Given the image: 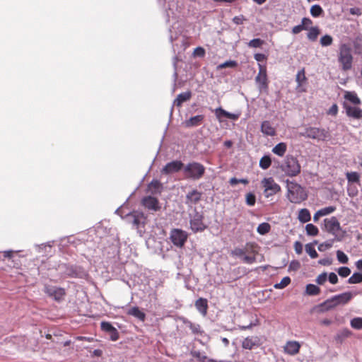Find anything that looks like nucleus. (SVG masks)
Returning a JSON list of instances; mask_svg holds the SVG:
<instances>
[{
  "instance_id": "f257e3e1",
  "label": "nucleus",
  "mask_w": 362,
  "mask_h": 362,
  "mask_svg": "<svg viewBox=\"0 0 362 362\" xmlns=\"http://www.w3.org/2000/svg\"><path fill=\"white\" fill-rule=\"evenodd\" d=\"M287 197L288 200L295 204H300L308 198L304 189L296 182L287 180Z\"/></svg>"
},
{
  "instance_id": "f03ea898",
  "label": "nucleus",
  "mask_w": 362,
  "mask_h": 362,
  "mask_svg": "<svg viewBox=\"0 0 362 362\" xmlns=\"http://www.w3.org/2000/svg\"><path fill=\"white\" fill-rule=\"evenodd\" d=\"M280 169L289 177H296L300 174L301 166L297 159L292 155H287L280 165Z\"/></svg>"
},
{
  "instance_id": "7ed1b4c3",
  "label": "nucleus",
  "mask_w": 362,
  "mask_h": 362,
  "mask_svg": "<svg viewBox=\"0 0 362 362\" xmlns=\"http://www.w3.org/2000/svg\"><path fill=\"white\" fill-rule=\"evenodd\" d=\"M354 57L351 54V48L347 44H341L339 46L338 54V62L340 64L341 69L347 71L352 68Z\"/></svg>"
},
{
  "instance_id": "20e7f679",
  "label": "nucleus",
  "mask_w": 362,
  "mask_h": 362,
  "mask_svg": "<svg viewBox=\"0 0 362 362\" xmlns=\"http://www.w3.org/2000/svg\"><path fill=\"white\" fill-rule=\"evenodd\" d=\"M324 229L333 235L337 241H341L346 233L345 230H342L340 223L335 216L324 219Z\"/></svg>"
},
{
  "instance_id": "39448f33",
  "label": "nucleus",
  "mask_w": 362,
  "mask_h": 362,
  "mask_svg": "<svg viewBox=\"0 0 362 362\" xmlns=\"http://www.w3.org/2000/svg\"><path fill=\"white\" fill-rule=\"evenodd\" d=\"M205 173V167L200 163L191 162L184 165L183 174L187 179L199 180Z\"/></svg>"
},
{
  "instance_id": "423d86ee",
  "label": "nucleus",
  "mask_w": 362,
  "mask_h": 362,
  "mask_svg": "<svg viewBox=\"0 0 362 362\" xmlns=\"http://www.w3.org/2000/svg\"><path fill=\"white\" fill-rule=\"evenodd\" d=\"M300 136L316 139L317 141H325L330 137L328 130L323 128L308 127L303 132L299 133Z\"/></svg>"
},
{
  "instance_id": "0eeeda50",
  "label": "nucleus",
  "mask_w": 362,
  "mask_h": 362,
  "mask_svg": "<svg viewBox=\"0 0 362 362\" xmlns=\"http://www.w3.org/2000/svg\"><path fill=\"white\" fill-rule=\"evenodd\" d=\"M261 184L264 187V195L266 198H269L281 191V187L277 184L273 177H264Z\"/></svg>"
},
{
  "instance_id": "6e6552de",
  "label": "nucleus",
  "mask_w": 362,
  "mask_h": 362,
  "mask_svg": "<svg viewBox=\"0 0 362 362\" xmlns=\"http://www.w3.org/2000/svg\"><path fill=\"white\" fill-rule=\"evenodd\" d=\"M44 292L57 302H61L66 296L64 288L48 284L45 285Z\"/></svg>"
},
{
  "instance_id": "1a4fd4ad",
  "label": "nucleus",
  "mask_w": 362,
  "mask_h": 362,
  "mask_svg": "<svg viewBox=\"0 0 362 362\" xmlns=\"http://www.w3.org/2000/svg\"><path fill=\"white\" fill-rule=\"evenodd\" d=\"M126 219L127 221L132 223L135 228L139 229L141 225L143 226H144L146 217L141 211H133L127 214Z\"/></svg>"
},
{
  "instance_id": "9d476101",
  "label": "nucleus",
  "mask_w": 362,
  "mask_h": 362,
  "mask_svg": "<svg viewBox=\"0 0 362 362\" xmlns=\"http://www.w3.org/2000/svg\"><path fill=\"white\" fill-rule=\"evenodd\" d=\"M187 237L188 235L187 232L181 229L175 228L171 230L170 239L174 245L182 247L186 243Z\"/></svg>"
},
{
  "instance_id": "9b49d317",
  "label": "nucleus",
  "mask_w": 362,
  "mask_h": 362,
  "mask_svg": "<svg viewBox=\"0 0 362 362\" xmlns=\"http://www.w3.org/2000/svg\"><path fill=\"white\" fill-rule=\"evenodd\" d=\"M203 215L195 211L189 221L190 228L193 232H202L206 228V226L203 222Z\"/></svg>"
},
{
  "instance_id": "f8f14e48",
  "label": "nucleus",
  "mask_w": 362,
  "mask_h": 362,
  "mask_svg": "<svg viewBox=\"0 0 362 362\" xmlns=\"http://www.w3.org/2000/svg\"><path fill=\"white\" fill-rule=\"evenodd\" d=\"M64 274L71 278H82L85 272L81 267L64 264L62 265Z\"/></svg>"
},
{
  "instance_id": "ddd939ff",
  "label": "nucleus",
  "mask_w": 362,
  "mask_h": 362,
  "mask_svg": "<svg viewBox=\"0 0 362 362\" xmlns=\"http://www.w3.org/2000/svg\"><path fill=\"white\" fill-rule=\"evenodd\" d=\"M184 168V163L181 160H173L168 163L161 170L162 174L170 175L177 173Z\"/></svg>"
},
{
  "instance_id": "4468645a",
  "label": "nucleus",
  "mask_w": 362,
  "mask_h": 362,
  "mask_svg": "<svg viewBox=\"0 0 362 362\" xmlns=\"http://www.w3.org/2000/svg\"><path fill=\"white\" fill-rule=\"evenodd\" d=\"M100 329L103 332L107 333L110 336L111 341H115L119 339V334L117 329L112 325L109 322L103 321L100 323Z\"/></svg>"
},
{
  "instance_id": "2eb2a0df",
  "label": "nucleus",
  "mask_w": 362,
  "mask_h": 362,
  "mask_svg": "<svg viewBox=\"0 0 362 362\" xmlns=\"http://www.w3.org/2000/svg\"><path fill=\"white\" fill-rule=\"evenodd\" d=\"M141 204L149 211H158L160 209L158 199L152 196L144 197L141 200Z\"/></svg>"
},
{
  "instance_id": "dca6fc26",
  "label": "nucleus",
  "mask_w": 362,
  "mask_h": 362,
  "mask_svg": "<svg viewBox=\"0 0 362 362\" xmlns=\"http://www.w3.org/2000/svg\"><path fill=\"white\" fill-rule=\"evenodd\" d=\"M357 294L356 292H344L332 296L336 307L347 304Z\"/></svg>"
},
{
  "instance_id": "f3484780",
  "label": "nucleus",
  "mask_w": 362,
  "mask_h": 362,
  "mask_svg": "<svg viewBox=\"0 0 362 362\" xmlns=\"http://www.w3.org/2000/svg\"><path fill=\"white\" fill-rule=\"evenodd\" d=\"M202 193L194 189L187 193L185 196V204L189 206L197 204L202 199Z\"/></svg>"
},
{
  "instance_id": "a211bd4d",
  "label": "nucleus",
  "mask_w": 362,
  "mask_h": 362,
  "mask_svg": "<svg viewBox=\"0 0 362 362\" xmlns=\"http://www.w3.org/2000/svg\"><path fill=\"white\" fill-rule=\"evenodd\" d=\"M300 344L297 341H288L284 346V351L285 354L294 356L299 353Z\"/></svg>"
},
{
  "instance_id": "6ab92c4d",
  "label": "nucleus",
  "mask_w": 362,
  "mask_h": 362,
  "mask_svg": "<svg viewBox=\"0 0 362 362\" xmlns=\"http://www.w3.org/2000/svg\"><path fill=\"white\" fill-rule=\"evenodd\" d=\"M255 81L258 84L259 89L267 88V70L265 68L259 65V71L258 75L255 77Z\"/></svg>"
},
{
  "instance_id": "aec40b11",
  "label": "nucleus",
  "mask_w": 362,
  "mask_h": 362,
  "mask_svg": "<svg viewBox=\"0 0 362 362\" xmlns=\"http://www.w3.org/2000/svg\"><path fill=\"white\" fill-rule=\"evenodd\" d=\"M346 109V114L348 117L360 119L362 118V109L358 107H351L344 104Z\"/></svg>"
},
{
  "instance_id": "412c9836",
  "label": "nucleus",
  "mask_w": 362,
  "mask_h": 362,
  "mask_svg": "<svg viewBox=\"0 0 362 362\" xmlns=\"http://www.w3.org/2000/svg\"><path fill=\"white\" fill-rule=\"evenodd\" d=\"M204 119V115H198L190 117L189 119L185 120L184 122V125L187 128L198 127L202 124Z\"/></svg>"
},
{
  "instance_id": "4be33fe9",
  "label": "nucleus",
  "mask_w": 362,
  "mask_h": 362,
  "mask_svg": "<svg viewBox=\"0 0 362 362\" xmlns=\"http://www.w3.org/2000/svg\"><path fill=\"white\" fill-rule=\"evenodd\" d=\"M192 93L190 90L180 93L173 101V106L180 107L183 103L189 101L192 98Z\"/></svg>"
},
{
  "instance_id": "5701e85b",
  "label": "nucleus",
  "mask_w": 362,
  "mask_h": 362,
  "mask_svg": "<svg viewBox=\"0 0 362 362\" xmlns=\"http://www.w3.org/2000/svg\"><path fill=\"white\" fill-rule=\"evenodd\" d=\"M196 309L203 315L206 316L208 310V300L206 298H199L194 303Z\"/></svg>"
},
{
  "instance_id": "b1692460",
  "label": "nucleus",
  "mask_w": 362,
  "mask_h": 362,
  "mask_svg": "<svg viewBox=\"0 0 362 362\" xmlns=\"http://www.w3.org/2000/svg\"><path fill=\"white\" fill-rule=\"evenodd\" d=\"M261 132L266 136H274L276 135V129L269 121H263L261 124Z\"/></svg>"
},
{
  "instance_id": "393cba45",
  "label": "nucleus",
  "mask_w": 362,
  "mask_h": 362,
  "mask_svg": "<svg viewBox=\"0 0 362 362\" xmlns=\"http://www.w3.org/2000/svg\"><path fill=\"white\" fill-rule=\"evenodd\" d=\"M317 308H318V310L320 312L324 313L334 309V308H336V305L334 304L333 298L331 297L325 300L324 302L320 303Z\"/></svg>"
},
{
  "instance_id": "a878e982",
  "label": "nucleus",
  "mask_w": 362,
  "mask_h": 362,
  "mask_svg": "<svg viewBox=\"0 0 362 362\" xmlns=\"http://www.w3.org/2000/svg\"><path fill=\"white\" fill-rule=\"evenodd\" d=\"M352 334L351 331L347 328L339 330L334 337V339L337 343L341 344L346 339Z\"/></svg>"
},
{
  "instance_id": "bb28decb",
  "label": "nucleus",
  "mask_w": 362,
  "mask_h": 362,
  "mask_svg": "<svg viewBox=\"0 0 362 362\" xmlns=\"http://www.w3.org/2000/svg\"><path fill=\"white\" fill-rule=\"evenodd\" d=\"M127 315L134 316L141 321H144L146 319V314L143 311L140 310L137 306L130 308L127 311Z\"/></svg>"
},
{
  "instance_id": "cd10ccee",
  "label": "nucleus",
  "mask_w": 362,
  "mask_h": 362,
  "mask_svg": "<svg viewBox=\"0 0 362 362\" xmlns=\"http://www.w3.org/2000/svg\"><path fill=\"white\" fill-rule=\"evenodd\" d=\"M182 320L184 324L189 327V328L192 330V332L194 334H202L204 332L201 329V326L198 324H194L189 321V320L182 317Z\"/></svg>"
},
{
  "instance_id": "c85d7f7f",
  "label": "nucleus",
  "mask_w": 362,
  "mask_h": 362,
  "mask_svg": "<svg viewBox=\"0 0 362 362\" xmlns=\"http://www.w3.org/2000/svg\"><path fill=\"white\" fill-rule=\"evenodd\" d=\"M255 346H258L257 337H246L242 342V346L245 349L251 350Z\"/></svg>"
},
{
  "instance_id": "c756f323",
  "label": "nucleus",
  "mask_w": 362,
  "mask_h": 362,
  "mask_svg": "<svg viewBox=\"0 0 362 362\" xmlns=\"http://www.w3.org/2000/svg\"><path fill=\"white\" fill-rule=\"evenodd\" d=\"M192 355L200 362H223L222 361H216L213 358H210L199 351L192 352Z\"/></svg>"
},
{
  "instance_id": "7c9ffc66",
  "label": "nucleus",
  "mask_w": 362,
  "mask_h": 362,
  "mask_svg": "<svg viewBox=\"0 0 362 362\" xmlns=\"http://www.w3.org/2000/svg\"><path fill=\"white\" fill-rule=\"evenodd\" d=\"M287 150V145L284 142H280L277 144L273 148L272 152L282 157L284 156Z\"/></svg>"
},
{
  "instance_id": "2f4dec72",
  "label": "nucleus",
  "mask_w": 362,
  "mask_h": 362,
  "mask_svg": "<svg viewBox=\"0 0 362 362\" xmlns=\"http://www.w3.org/2000/svg\"><path fill=\"white\" fill-rule=\"evenodd\" d=\"M344 98L354 105H360L361 101L354 91H345Z\"/></svg>"
},
{
  "instance_id": "473e14b6",
  "label": "nucleus",
  "mask_w": 362,
  "mask_h": 362,
  "mask_svg": "<svg viewBox=\"0 0 362 362\" xmlns=\"http://www.w3.org/2000/svg\"><path fill=\"white\" fill-rule=\"evenodd\" d=\"M307 33L308 39L311 42H315L317 40L318 35L320 33V30L317 26L311 27L308 30Z\"/></svg>"
},
{
  "instance_id": "72a5a7b5",
  "label": "nucleus",
  "mask_w": 362,
  "mask_h": 362,
  "mask_svg": "<svg viewBox=\"0 0 362 362\" xmlns=\"http://www.w3.org/2000/svg\"><path fill=\"white\" fill-rule=\"evenodd\" d=\"M317 240H314L313 243H308L305 246L306 252L312 259H315L318 257V254L314 247V245L317 244Z\"/></svg>"
},
{
  "instance_id": "f704fd0d",
  "label": "nucleus",
  "mask_w": 362,
  "mask_h": 362,
  "mask_svg": "<svg viewBox=\"0 0 362 362\" xmlns=\"http://www.w3.org/2000/svg\"><path fill=\"white\" fill-rule=\"evenodd\" d=\"M298 218L301 223H307L310 221L311 216L308 209H302L299 211Z\"/></svg>"
},
{
  "instance_id": "c9c22d12",
  "label": "nucleus",
  "mask_w": 362,
  "mask_h": 362,
  "mask_svg": "<svg viewBox=\"0 0 362 362\" xmlns=\"http://www.w3.org/2000/svg\"><path fill=\"white\" fill-rule=\"evenodd\" d=\"M305 292L309 296H317L320 293V288L313 284H309L306 286Z\"/></svg>"
},
{
  "instance_id": "e433bc0d",
  "label": "nucleus",
  "mask_w": 362,
  "mask_h": 362,
  "mask_svg": "<svg viewBox=\"0 0 362 362\" xmlns=\"http://www.w3.org/2000/svg\"><path fill=\"white\" fill-rule=\"evenodd\" d=\"M354 52L356 54H362V37H356L353 41Z\"/></svg>"
},
{
  "instance_id": "4c0bfd02",
  "label": "nucleus",
  "mask_w": 362,
  "mask_h": 362,
  "mask_svg": "<svg viewBox=\"0 0 362 362\" xmlns=\"http://www.w3.org/2000/svg\"><path fill=\"white\" fill-rule=\"evenodd\" d=\"M272 165V159L269 156L265 155L259 160V167L263 170L268 169Z\"/></svg>"
},
{
  "instance_id": "58836bf2",
  "label": "nucleus",
  "mask_w": 362,
  "mask_h": 362,
  "mask_svg": "<svg viewBox=\"0 0 362 362\" xmlns=\"http://www.w3.org/2000/svg\"><path fill=\"white\" fill-rule=\"evenodd\" d=\"M271 230V226L269 223L264 222L257 226V231L260 235H265L268 233Z\"/></svg>"
},
{
  "instance_id": "ea45409f",
  "label": "nucleus",
  "mask_w": 362,
  "mask_h": 362,
  "mask_svg": "<svg viewBox=\"0 0 362 362\" xmlns=\"http://www.w3.org/2000/svg\"><path fill=\"white\" fill-rule=\"evenodd\" d=\"M346 177L349 182L358 183L360 181V175L357 172H348Z\"/></svg>"
},
{
  "instance_id": "a19ab883",
  "label": "nucleus",
  "mask_w": 362,
  "mask_h": 362,
  "mask_svg": "<svg viewBox=\"0 0 362 362\" xmlns=\"http://www.w3.org/2000/svg\"><path fill=\"white\" fill-rule=\"evenodd\" d=\"M148 187L152 191V193L160 192V189L162 188L161 182L158 180H153L148 185Z\"/></svg>"
},
{
  "instance_id": "79ce46f5",
  "label": "nucleus",
  "mask_w": 362,
  "mask_h": 362,
  "mask_svg": "<svg viewBox=\"0 0 362 362\" xmlns=\"http://www.w3.org/2000/svg\"><path fill=\"white\" fill-rule=\"evenodd\" d=\"M305 230L308 235L315 236L318 234L319 230L317 226L313 223H308L305 226Z\"/></svg>"
},
{
  "instance_id": "37998d69",
  "label": "nucleus",
  "mask_w": 362,
  "mask_h": 362,
  "mask_svg": "<svg viewBox=\"0 0 362 362\" xmlns=\"http://www.w3.org/2000/svg\"><path fill=\"white\" fill-rule=\"evenodd\" d=\"M350 325L352 328L360 330L362 329V317H354L350 321Z\"/></svg>"
},
{
  "instance_id": "c03bdc74",
  "label": "nucleus",
  "mask_w": 362,
  "mask_h": 362,
  "mask_svg": "<svg viewBox=\"0 0 362 362\" xmlns=\"http://www.w3.org/2000/svg\"><path fill=\"white\" fill-rule=\"evenodd\" d=\"M324 13L323 9L322 7L318 4H315L311 6L310 8V14L312 16L316 18L319 17Z\"/></svg>"
},
{
  "instance_id": "a18cd8bd",
  "label": "nucleus",
  "mask_w": 362,
  "mask_h": 362,
  "mask_svg": "<svg viewBox=\"0 0 362 362\" xmlns=\"http://www.w3.org/2000/svg\"><path fill=\"white\" fill-rule=\"evenodd\" d=\"M348 283L350 284H359L362 282L361 273L355 272L348 279Z\"/></svg>"
},
{
  "instance_id": "49530a36",
  "label": "nucleus",
  "mask_w": 362,
  "mask_h": 362,
  "mask_svg": "<svg viewBox=\"0 0 362 362\" xmlns=\"http://www.w3.org/2000/svg\"><path fill=\"white\" fill-rule=\"evenodd\" d=\"M291 283L289 276L284 277L279 283L274 284V287L277 289H282L286 287Z\"/></svg>"
},
{
  "instance_id": "de8ad7c7",
  "label": "nucleus",
  "mask_w": 362,
  "mask_h": 362,
  "mask_svg": "<svg viewBox=\"0 0 362 362\" xmlns=\"http://www.w3.org/2000/svg\"><path fill=\"white\" fill-rule=\"evenodd\" d=\"M336 240L332 239V240H329L327 241H325L322 243H320L319 245H318V250L320 251V252H324L329 248H331L332 247V245H333V243Z\"/></svg>"
},
{
  "instance_id": "09e8293b",
  "label": "nucleus",
  "mask_w": 362,
  "mask_h": 362,
  "mask_svg": "<svg viewBox=\"0 0 362 362\" xmlns=\"http://www.w3.org/2000/svg\"><path fill=\"white\" fill-rule=\"evenodd\" d=\"M320 42L322 47L330 46L333 42V38L329 35H325L320 38Z\"/></svg>"
},
{
  "instance_id": "8fccbe9b",
  "label": "nucleus",
  "mask_w": 362,
  "mask_h": 362,
  "mask_svg": "<svg viewBox=\"0 0 362 362\" xmlns=\"http://www.w3.org/2000/svg\"><path fill=\"white\" fill-rule=\"evenodd\" d=\"M296 80L299 86H302L303 83L307 80L305 75L304 69H301L298 71V73L296 74Z\"/></svg>"
},
{
  "instance_id": "3c124183",
  "label": "nucleus",
  "mask_w": 362,
  "mask_h": 362,
  "mask_svg": "<svg viewBox=\"0 0 362 362\" xmlns=\"http://www.w3.org/2000/svg\"><path fill=\"white\" fill-rule=\"evenodd\" d=\"M238 66V63L234 60L226 61L217 66L218 69H225L227 67L235 68Z\"/></svg>"
},
{
  "instance_id": "603ef678",
  "label": "nucleus",
  "mask_w": 362,
  "mask_h": 362,
  "mask_svg": "<svg viewBox=\"0 0 362 362\" xmlns=\"http://www.w3.org/2000/svg\"><path fill=\"white\" fill-rule=\"evenodd\" d=\"M337 260L341 264H347L349 262L348 256L341 250L337 251Z\"/></svg>"
},
{
  "instance_id": "864d4df0",
  "label": "nucleus",
  "mask_w": 362,
  "mask_h": 362,
  "mask_svg": "<svg viewBox=\"0 0 362 362\" xmlns=\"http://www.w3.org/2000/svg\"><path fill=\"white\" fill-rule=\"evenodd\" d=\"M264 40H261L260 38H254L249 42L248 46L255 48L260 47L264 44Z\"/></svg>"
},
{
  "instance_id": "5fc2aeb1",
  "label": "nucleus",
  "mask_w": 362,
  "mask_h": 362,
  "mask_svg": "<svg viewBox=\"0 0 362 362\" xmlns=\"http://www.w3.org/2000/svg\"><path fill=\"white\" fill-rule=\"evenodd\" d=\"M229 183H230V185L231 186L236 185L238 183H242V184H244V185H247V184L249 183V180L247 179H245V178L238 179V178L234 177H232V178L230 179Z\"/></svg>"
},
{
  "instance_id": "6e6d98bb",
  "label": "nucleus",
  "mask_w": 362,
  "mask_h": 362,
  "mask_svg": "<svg viewBox=\"0 0 362 362\" xmlns=\"http://www.w3.org/2000/svg\"><path fill=\"white\" fill-rule=\"evenodd\" d=\"M246 204L248 205V206H254L255 204V202H256V197L255 195L252 193V192H249L246 194Z\"/></svg>"
},
{
  "instance_id": "4d7b16f0",
  "label": "nucleus",
  "mask_w": 362,
  "mask_h": 362,
  "mask_svg": "<svg viewBox=\"0 0 362 362\" xmlns=\"http://www.w3.org/2000/svg\"><path fill=\"white\" fill-rule=\"evenodd\" d=\"M337 272L341 277H347L351 274V269L347 267H341L338 269Z\"/></svg>"
},
{
  "instance_id": "13d9d810",
  "label": "nucleus",
  "mask_w": 362,
  "mask_h": 362,
  "mask_svg": "<svg viewBox=\"0 0 362 362\" xmlns=\"http://www.w3.org/2000/svg\"><path fill=\"white\" fill-rule=\"evenodd\" d=\"M327 279V274L323 272L317 276L315 281L319 285H323Z\"/></svg>"
},
{
  "instance_id": "bf43d9fd",
  "label": "nucleus",
  "mask_w": 362,
  "mask_h": 362,
  "mask_svg": "<svg viewBox=\"0 0 362 362\" xmlns=\"http://www.w3.org/2000/svg\"><path fill=\"white\" fill-rule=\"evenodd\" d=\"M335 210H336L335 206H327V207L320 209V214H321V216H326V215H328V214L334 212Z\"/></svg>"
},
{
  "instance_id": "052dcab7",
  "label": "nucleus",
  "mask_w": 362,
  "mask_h": 362,
  "mask_svg": "<svg viewBox=\"0 0 362 362\" xmlns=\"http://www.w3.org/2000/svg\"><path fill=\"white\" fill-rule=\"evenodd\" d=\"M300 268V264L298 260H293L288 266V271H298Z\"/></svg>"
},
{
  "instance_id": "680f3d73",
  "label": "nucleus",
  "mask_w": 362,
  "mask_h": 362,
  "mask_svg": "<svg viewBox=\"0 0 362 362\" xmlns=\"http://www.w3.org/2000/svg\"><path fill=\"white\" fill-rule=\"evenodd\" d=\"M193 54L195 57H204L205 55V49L202 47H197L194 49Z\"/></svg>"
},
{
  "instance_id": "e2e57ef3",
  "label": "nucleus",
  "mask_w": 362,
  "mask_h": 362,
  "mask_svg": "<svg viewBox=\"0 0 362 362\" xmlns=\"http://www.w3.org/2000/svg\"><path fill=\"white\" fill-rule=\"evenodd\" d=\"M231 255L233 256L242 257L245 255V250L239 247H235L231 251Z\"/></svg>"
},
{
  "instance_id": "0e129e2a",
  "label": "nucleus",
  "mask_w": 362,
  "mask_h": 362,
  "mask_svg": "<svg viewBox=\"0 0 362 362\" xmlns=\"http://www.w3.org/2000/svg\"><path fill=\"white\" fill-rule=\"evenodd\" d=\"M232 21L236 25H241L244 21H247V19L243 15H240L233 17Z\"/></svg>"
},
{
  "instance_id": "69168bd1",
  "label": "nucleus",
  "mask_w": 362,
  "mask_h": 362,
  "mask_svg": "<svg viewBox=\"0 0 362 362\" xmlns=\"http://www.w3.org/2000/svg\"><path fill=\"white\" fill-rule=\"evenodd\" d=\"M243 258V262L245 263H247V264H253L254 262H256V257L255 255L253 256H248V255H243L242 257Z\"/></svg>"
},
{
  "instance_id": "338daca9",
  "label": "nucleus",
  "mask_w": 362,
  "mask_h": 362,
  "mask_svg": "<svg viewBox=\"0 0 362 362\" xmlns=\"http://www.w3.org/2000/svg\"><path fill=\"white\" fill-rule=\"evenodd\" d=\"M303 30H305V26H303V25H302V23H300L298 25L294 26L292 28V33L294 35H296V34L300 33Z\"/></svg>"
},
{
  "instance_id": "774afa93",
  "label": "nucleus",
  "mask_w": 362,
  "mask_h": 362,
  "mask_svg": "<svg viewBox=\"0 0 362 362\" xmlns=\"http://www.w3.org/2000/svg\"><path fill=\"white\" fill-rule=\"evenodd\" d=\"M328 280L332 284H336L338 282V276L335 273L331 272L329 274Z\"/></svg>"
}]
</instances>
